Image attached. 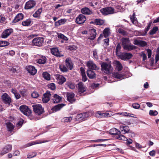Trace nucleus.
Listing matches in <instances>:
<instances>
[{
  "mask_svg": "<svg viewBox=\"0 0 159 159\" xmlns=\"http://www.w3.org/2000/svg\"><path fill=\"white\" fill-rule=\"evenodd\" d=\"M93 23L95 24L98 25H102L104 23L103 20L100 19H95L93 21Z\"/></svg>",
  "mask_w": 159,
  "mask_h": 159,
  "instance_id": "58836bf2",
  "label": "nucleus"
},
{
  "mask_svg": "<svg viewBox=\"0 0 159 159\" xmlns=\"http://www.w3.org/2000/svg\"><path fill=\"white\" fill-rule=\"evenodd\" d=\"M65 62L66 65L68 68H69L70 70H71L73 68L72 63L69 58L66 59Z\"/></svg>",
  "mask_w": 159,
  "mask_h": 159,
  "instance_id": "c85d7f7f",
  "label": "nucleus"
},
{
  "mask_svg": "<svg viewBox=\"0 0 159 159\" xmlns=\"http://www.w3.org/2000/svg\"><path fill=\"white\" fill-rule=\"evenodd\" d=\"M125 141H126V144H131L133 142L132 140L130 138H129L127 139H126V140Z\"/></svg>",
  "mask_w": 159,
  "mask_h": 159,
  "instance_id": "774afa93",
  "label": "nucleus"
},
{
  "mask_svg": "<svg viewBox=\"0 0 159 159\" xmlns=\"http://www.w3.org/2000/svg\"><path fill=\"white\" fill-rule=\"evenodd\" d=\"M86 20V18L84 15L80 14L76 19L75 22L76 23L82 24L84 23Z\"/></svg>",
  "mask_w": 159,
  "mask_h": 159,
  "instance_id": "9b49d317",
  "label": "nucleus"
},
{
  "mask_svg": "<svg viewBox=\"0 0 159 159\" xmlns=\"http://www.w3.org/2000/svg\"><path fill=\"white\" fill-rule=\"evenodd\" d=\"M110 29L109 28H106L104 30L103 34L105 38L108 37L110 35Z\"/></svg>",
  "mask_w": 159,
  "mask_h": 159,
  "instance_id": "4c0bfd02",
  "label": "nucleus"
},
{
  "mask_svg": "<svg viewBox=\"0 0 159 159\" xmlns=\"http://www.w3.org/2000/svg\"><path fill=\"white\" fill-rule=\"evenodd\" d=\"M57 37L61 39L65 40L67 41L68 40L67 37L61 34L58 33Z\"/></svg>",
  "mask_w": 159,
  "mask_h": 159,
  "instance_id": "3c124183",
  "label": "nucleus"
},
{
  "mask_svg": "<svg viewBox=\"0 0 159 159\" xmlns=\"http://www.w3.org/2000/svg\"><path fill=\"white\" fill-rule=\"evenodd\" d=\"M2 98L4 102L9 105L11 102V99L10 96L6 93L3 94L2 96Z\"/></svg>",
  "mask_w": 159,
  "mask_h": 159,
  "instance_id": "9d476101",
  "label": "nucleus"
},
{
  "mask_svg": "<svg viewBox=\"0 0 159 159\" xmlns=\"http://www.w3.org/2000/svg\"><path fill=\"white\" fill-rule=\"evenodd\" d=\"M67 21L65 19H61L55 23V25L56 26H58L65 24Z\"/></svg>",
  "mask_w": 159,
  "mask_h": 159,
  "instance_id": "bb28decb",
  "label": "nucleus"
},
{
  "mask_svg": "<svg viewBox=\"0 0 159 159\" xmlns=\"http://www.w3.org/2000/svg\"><path fill=\"white\" fill-rule=\"evenodd\" d=\"M43 38L41 37H38L34 39L32 41V43L33 45L37 46H41L43 42Z\"/></svg>",
  "mask_w": 159,
  "mask_h": 159,
  "instance_id": "39448f33",
  "label": "nucleus"
},
{
  "mask_svg": "<svg viewBox=\"0 0 159 159\" xmlns=\"http://www.w3.org/2000/svg\"><path fill=\"white\" fill-rule=\"evenodd\" d=\"M12 32L13 30L12 29H7L3 32L1 35V37L2 38H7L10 35Z\"/></svg>",
  "mask_w": 159,
  "mask_h": 159,
  "instance_id": "2eb2a0df",
  "label": "nucleus"
},
{
  "mask_svg": "<svg viewBox=\"0 0 159 159\" xmlns=\"http://www.w3.org/2000/svg\"><path fill=\"white\" fill-rule=\"evenodd\" d=\"M48 87L52 90H54L56 89V86L54 83H52L48 85Z\"/></svg>",
  "mask_w": 159,
  "mask_h": 159,
  "instance_id": "bf43d9fd",
  "label": "nucleus"
},
{
  "mask_svg": "<svg viewBox=\"0 0 159 159\" xmlns=\"http://www.w3.org/2000/svg\"><path fill=\"white\" fill-rule=\"evenodd\" d=\"M118 56L123 60H126L131 58L133 56L132 54L129 53L123 52L118 55Z\"/></svg>",
  "mask_w": 159,
  "mask_h": 159,
  "instance_id": "1a4fd4ad",
  "label": "nucleus"
},
{
  "mask_svg": "<svg viewBox=\"0 0 159 159\" xmlns=\"http://www.w3.org/2000/svg\"><path fill=\"white\" fill-rule=\"evenodd\" d=\"M87 74L89 77L91 79L94 78L96 76V74L93 71L90 70H88Z\"/></svg>",
  "mask_w": 159,
  "mask_h": 159,
  "instance_id": "a878e982",
  "label": "nucleus"
},
{
  "mask_svg": "<svg viewBox=\"0 0 159 159\" xmlns=\"http://www.w3.org/2000/svg\"><path fill=\"white\" fill-rule=\"evenodd\" d=\"M75 47L74 45H70V46H67L66 47V48L67 49L70 50H72L75 49Z\"/></svg>",
  "mask_w": 159,
  "mask_h": 159,
  "instance_id": "052dcab7",
  "label": "nucleus"
},
{
  "mask_svg": "<svg viewBox=\"0 0 159 159\" xmlns=\"http://www.w3.org/2000/svg\"><path fill=\"white\" fill-rule=\"evenodd\" d=\"M134 44L135 45H139L142 46H144L146 45V43L145 42L137 40H134Z\"/></svg>",
  "mask_w": 159,
  "mask_h": 159,
  "instance_id": "cd10ccee",
  "label": "nucleus"
},
{
  "mask_svg": "<svg viewBox=\"0 0 159 159\" xmlns=\"http://www.w3.org/2000/svg\"><path fill=\"white\" fill-rule=\"evenodd\" d=\"M100 11L103 15H107L115 13L114 9L111 7H107L101 9Z\"/></svg>",
  "mask_w": 159,
  "mask_h": 159,
  "instance_id": "20e7f679",
  "label": "nucleus"
},
{
  "mask_svg": "<svg viewBox=\"0 0 159 159\" xmlns=\"http://www.w3.org/2000/svg\"><path fill=\"white\" fill-rule=\"evenodd\" d=\"M117 139L123 141H125L126 139V138L125 137L124 135L122 134H120L118 135L117 137H116Z\"/></svg>",
  "mask_w": 159,
  "mask_h": 159,
  "instance_id": "864d4df0",
  "label": "nucleus"
},
{
  "mask_svg": "<svg viewBox=\"0 0 159 159\" xmlns=\"http://www.w3.org/2000/svg\"><path fill=\"white\" fill-rule=\"evenodd\" d=\"M52 99L54 103H58L61 101V98L57 94H55Z\"/></svg>",
  "mask_w": 159,
  "mask_h": 159,
  "instance_id": "393cba45",
  "label": "nucleus"
},
{
  "mask_svg": "<svg viewBox=\"0 0 159 159\" xmlns=\"http://www.w3.org/2000/svg\"><path fill=\"white\" fill-rule=\"evenodd\" d=\"M7 130L9 131H11L14 128V125L11 122H7L6 123Z\"/></svg>",
  "mask_w": 159,
  "mask_h": 159,
  "instance_id": "f704fd0d",
  "label": "nucleus"
},
{
  "mask_svg": "<svg viewBox=\"0 0 159 159\" xmlns=\"http://www.w3.org/2000/svg\"><path fill=\"white\" fill-rule=\"evenodd\" d=\"M135 13H134L132 16H130V19L132 23L134 24V22L136 20V18L135 16Z\"/></svg>",
  "mask_w": 159,
  "mask_h": 159,
  "instance_id": "4d7b16f0",
  "label": "nucleus"
},
{
  "mask_svg": "<svg viewBox=\"0 0 159 159\" xmlns=\"http://www.w3.org/2000/svg\"><path fill=\"white\" fill-rule=\"evenodd\" d=\"M72 120V118L70 117H64L61 120V121L63 122H70Z\"/></svg>",
  "mask_w": 159,
  "mask_h": 159,
  "instance_id": "37998d69",
  "label": "nucleus"
},
{
  "mask_svg": "<svg viewBox=\"0 0 159 159\" xmlns=\"http://www.w3.org/2000/svg\"><path fill=\"white\" fill-rule=\"evenodd\" d=\"M56 78L57 80V83L60 84H62L66 81V79L64 76L59 74L56 75Z\"/></svg>",
  "mask_w": 159,
  "mask_h": 159,
  "instance_id": "dca6fc26",
  "label": "nucleus"
},
{
  "mask_svg": "<svg viewBox=\"0 0 159 159\" xmlns=\"http://www.w3.org/2000/svg\"><path fill=\"white\" fill-rule=\"evenodd\" d=\"M64 106V105L63 104H59L54 106L52 109L53 111H56L59 110Z\"/></svg>",
  "mask_w": 159,
  "mask_h": 159,
  "instance_id": "72a5a7b5",
  "label": "nucleus"
},
{
  "mask_svg": "<svg viewBox=\"0 0 159 159\" xmlns=\"http://www.w3.org/2000/svg\"><path fill=\"white\" fill-rule=\"evenodd\" d=\"M132 106L134 108L138 109L139 108L140 105L138 103H134L133 104Z\"/></svg>",
  "mask_w": 159,
  "mask_h": 159,
  "instance_id": "e2e57ef3",
  "label": "nucleus"
},
{
  "mask_svg": "<svg viewBox=\"0 0 159 159\" xmlns=\"http://www.w3.org/2000/svg\"><path fill=\"white\" fill-rule=\"evenodd\" d=\"M37 154L35 152H33L31 154H29L27 155V158H30L36 156Z\"/></svg>",
  "mask_w": 159,
  "mask_h": 159,
  "instance_id": "680f3d73",
  "label": "nucleus"
},
{
  "mask_svg": "<svg viewBox=\"0 0 159 159\" xmlns=\"http://www.w3.org/2000/svg\"><path fill=\"white\" fill-rule=\"evenodd\" d=\"M26 70L31 75H34L37 72V70L34 67L29 66L26 67Z\"/></svg>",
  "mask_w": 159,
  "mask_h": 159,
  "instance_id": "6ab92c4d",
  "label": "nucleus"
},
{
  "mask_svg": "<svg viewBox=\"0 0 159 159\" xmlns=\"http://www.w3.org/2000/svg\"><path fill=\"white\" fill-rule=\"evenodd\" d=\"M48 34L51 37L56 38L58 35V33L56 31H47Z\"/></svg>",
  "mask_w": 159,
  "mask_h": 159,
  "instance_id": "ea45409f",
  "label": "nucleus"
},
{
  "mask_svg": "<svg viewBox=\"0 0 159 159\" xmlns=\"http://www.w3.org/2000/svg\"><path fill=\"white\" fill-rule=\"evenodd\" d=\"M51 94L49 91H47L43 95L42 101L43 103H46L49 100Z\"/></svg>",
  "mask_w": 159,
  "mask_h": 159,
  "instance_id": "f3484780",
  "label": "nucleus"
},
{
  "mask_svg": "<svg viewBox=\"0 0 159 159\" xmlns=\"http://www.w3.org/2000/svg\"><path fill=\"white\" fill-rule=\"evenodd\" d=\"M51 52L53 55L61 57L63 56V55L61 54L58 49L57 48H53L51 50Z\"/></svg>",
  "mask_w": 159,
  "mask_h": 159,
  "instance_id": "412c9836",
  "label": "nucleus"
},
{
  "mask_svg": "<svg viewBox=\"0 0 159 159\" xmlns=\"http://www.w3.org/2000/svg\"><path fill=\"white\" fill-rule=\"evenodd\" d=\"M113 115L111 111L109 112H104L102 111H98L96 113V117L99 118L110 117Z\"/></svg>",
  "mask_w": 159,
  "mask_h": 159,
  "instance_id": "7ed1b4c3",
  "label": "nucleus"
},
{
  "mask_svg": "<svg viewBox=\"0 0 159 159\" xmlns=\"http://www.w3.org/2000/svg\"><path fill=\"white\" fill-rule=\"evenodd\" d=\"M36 4L34 1L30 0L27 2L25 5V9H30L34 7Z\"/></svg>",
  "mask_w": 159,
  "mask_h": 159,
  "instance_id": "f8f14e48",
  "label": "nucleus"
},
{
  "mask_svg": "<svg viewBox=\"0 0 159 159\" xmlns=\"http://www.w3.org/2000/svg\"><path fill=\"white\" fill-rule=\"evenodd\" d=\"M158 112L156 111L151 110L149 111V114L151 116H155L158 114Z\"/></svg>",
  "mask_w": 159,
  "mask_h": 159,
  "instance_id": "5fc2aeb1",
  "label": "nucleus"
},
{
  "mask_svg": "<svg viewBox=\"0 0 159 159\" xmlns=\"http://www.w3.org/2000/svg\"><path fill=\"white\" fill-rule=\"evenodd\" d=\"M39 94L36 91L33 92L32 94V97L34 98H37L39 96Z\"/></svg>",
  "mask_w": 159,
  "mask_h": 159,
  "instance_id": "13d9d810",
  "label": "nucleus"
},
{
  "mask_svg": "<svg viewBox=\"0 0 159 159\" xmlns=\"http://www.w3.org/2000/svg\"><path fill=\"white\" fill-rule=\"evenodd\" d=\"M32 106L34 112L38 115H40L44 112L43 108L40 104H36Z\"/></svg>",
  "mask_w": 159,
  "mask_h": 159,
  "instance_id": "f03ea898",
  "label": "nucleus"
},
{
  "mask_svg": "<svg viewBox=\"0 0 159 159\" xmlns=\"http://www.w3.org/2000/svg\"><path fill=\"white\" fill-rule=\"evenodd\" d=\"M59 67L61 70L62 71L65 72L67 71V68L63 65H60Z\"/></svg>",
  "mask_w": 159,
  "mask_h": 159,
  "instance_id": "603ef678",
  "label": "nucleus"
},
{
  "mask_svg": "<svg viewBox=\"0 0 159 159\" xmlns=\"http://www.w3.org/2000/svg\"><path fill=\"white\" fill-rule=\"evenodd\" d=\"M75 94L73 93H67L66 94L67 100L71 103H73L75 101Z\"/></svg>",
  "mask_w": 159,
  "mask_h": 159,
  "instance_id": "4468645a",
  "label": "nucleus"
},
{
  "mask_svg": "<svg viewBox=\"0 0 159 159\" xmlns=\"http://www.w3.org/2000/svg\"><path fill=\"white\" fill-rule=\"evenodd\" d=\"M113 77L119 79H124L123 75L119 74L118 73H115L113 74Z\"/></svg>",
  "mask_w": 159,
  "mask_h": 159,
  "instance_id": "a18cd8bd",
  "label": "nucleus"
},
{
  "mask_svg": "<svg viewBox=\"0 0 159 159\" xmlns=\"http://www.w3.org/2000/svg\"><path fill=\"white\" fill-rule=\"evenodd\" d=\"M20 110L25 115L29 116L31 113V110L28 108L27 106L22 105L20 107Z\"/></svg>",
  "mask_w": 159,
  "mask_h": 159,
  "instance_id": "423d86ee",
  "label": "nucleus"
},
{
  "mask_svg": "<svg viewBox=\"0 0 159 159\" xmlns=\"http://www.w3.org/2000/svg\"><path fill=\"white\" fill-rule=\"evenodd\" d=\"M121 48V47L120 46V44H118L117 46L116 50V54L117 55V56H118V55H119V52Z\"/></svg>",
  "mask_w": 159,
  "mask_h": 159,
  "instance_id": "8fccbe9b",
  "label": "nucleus"
},
{
  "mask_svg": "<svg viewBox=\"0 0 159 159\" xmlns=\"http://www.w3.org/2000/svg\"><path fill=\"white\" fill-rule=\"evenodd\" d=\"M44 143V142H39V141H37L33 142H32L31 143H30L28 144L27 145H28V146H30L33 145L39 144V143Z\"/></svg>",
  "mask_w": 159,
  "mask_h": 159,
  "instance_id": "6e6d98bb",
  "label": "nucleus"
},
{
  "mask_svg": "<svg viewBox=\"0 0 159 159\" xmlns=\"http://www.w3.org/2000/svg\"><path fill=\"white\" fill-rule=\"evenodd\" d=\"M87 65L89 70H97L99 68V67L97 66L93 61H89L87 62Z\"/></svg>",
  "mask_w": 159,
  "mask_h": 159,
  "instance_id": "6e6552de",
  "label": "nucleus"
},
{
  "mask_svg": "<svg viewBox=\"0 0 159 159\" xmlns=\"http://www.w3.org/2000/svg\"><path fill=\"white\" fill-rule=\"evenodd\" d=\"M12 148L11 145H7L4 147L0 153V155L2 156L11 151Z\"/></svg>",
  "mask_w": 159,
  "mask_h": 159,
  "instance_id": "ddd939ff",
  "label": "nucleus"
},
{
  "mask_svg": "<svg viewBox=\"0 0 159 159\" xmlns=\"http://www.w3.org/2000/svg\"><path fill=\"white\" fill-rule=\"evenodd\" d=\"M109 133L111 135H116L120 134V131H118L117 129L113 128L109 130Z\"/></svg>",
  "mask_w": 159,
  "mask_h": 159,
  "instance_id": "7c9ffc66",
  "label": "nucleus"
},
{
  "mask_svg": "<svg viewBox=\"0 0 159 159\" xmlns=\"http://www.w3.org/2000/svg\"><path fill=\"white\" fill-rule=\"evenodd\" d=\"M66 85L68 87L71 89H74L75 87V84L70 82H67L66 83Z\"/></svg>",
  "mask_w": 159,
  "mask_h": 159,
  "instance_id": "09e8293b",
  "label": "nucleus"
},
{
  "mask_svg": "<svg viewBox=\"0 0 159 159\" xmlns=\"http://www.w3.org/2000/svg\"><path fill=\"white\" fill-rule=\"evenodd\" d=\"M21 57L26 59L28 57V55L26 53H22L21 55Z\"/></svg>",
  "mask_w": 159,
  "mask_h": 159,
  "instance_id": "69168bd1",
  "label": "nucleus"
},
{
  "mask_svg": "<svg viewBox=\"0 0 159 159\" xmlns=\"http://www.w3.org/2000/svg\"><path fill=\"white\" fill-rule=\"evenodd\" d=\"M158 30V27L157 26H155L150 31L149 34L151 35L154 34L156 33Z\"/></svg>",
  "mask_w": 159,
  "mask_h": 159,
  "instance_id": "49530a36",
  "label": "nucleus"
},
{
  "mask_svg": "<svg viewBox=\"0 0 159 159\" xmlns=\"http://www.w3.org/2000/svg\"><path fill=\"white\" fill-rule=\"evenodd\" d=\"M101 67L102 70L107 74L111 73L112 71L113 68L110 64L103 62L102 64Z\"/></svg>",
  "mask_w": 159,
  "mask_h": 159,
  "instance_id": "f257e3e1",
  "label": "nucleus"
},
{
  "mask_svg": "<svg viewBox=\"0 0 159 159\" xmlns=\"http://www.w3.org/2000/svg\"><path fill=\"white\" fill-rule=\"evenodd\" d=\"M9 43L7 41H0V47H5L8 45Z\"/></svg>",
  "mask_w": 159,
  "mask_h": 159,
  "instance_id": "de8ad7c7",
  "label": "nucleus"
},
{
  "mask_svg": "<svg viewBox=\"0 0 159 159\" xmlns=\"http://www.w3.org/2000/svg\"><path fill=\"white\" fill-rule=\"evenodd\" d=\"M90 116L87 112L83 113L78 114L76 116L75 119L77 121H82Z\"/></svg>",
  "mask_w": 159,
  "mask_h": 159,
  "instance_id": "0eeeda50",
  "label": "nucleus"
},
{
  "mask_svg": "<svg viewBox=\"0 0 159 159\" xmlns=\"http://www.w3.org/2000/svg\"><path fill=\"white\" fill-rule=\"evenodd\" d=\"M32 21L30 19H28L22 22V25L23 26H29L30 25Z\"/></svg>",
  "mask_w": 159,
  "mask_h": 159,
  "instance_id": "c9c22d12",
  "label": "nucleus"
},
{
  "mask_svg": "<svg viewBox=\"0 0 159 159\" xmlns=\"http://www.w3.org/2000/svg\"><path fill=\"white\" fill-rule=\"evenodd\" d=\"M81 11L83 14L87 15H90L93 13L92 10L88 7H84L82 8Z\"/></svg>",
  "mask_w": 159,
  "mask_h": 159,
  "instance_id": "4be33fe9",
  "label": "nucleus"
},
{
  "mask_svg": "<svg viewBox=\"0 0 159 159\" xmlns=\"http://www.w3.org/2000/svg\"><path fill=\"white\" fill-rule=\"evenodd\" d=\"M77 88L78 92L80 93L84 92L86 90L85 86L82 82H79L77 84Z\"/></svg>",
  "mask_w": 159,
  "mask_h": 159,
  "instance_id": "a211bd4d",
  "label": "nucleus"
},
{
  "mask_svg": "<svg viewBox=\"0 0 159 159\" xmlns=\"http://www.w3.org/2000/svg\"><path fill=\"white\" fill-rule=\"evenodd\" d=\"M96 30L94 29H92L90 30V36L89 39L91 40L94 39L96 35Z\"/></svg>",
  "mask_w": 159,
  "mask_h": 159,
  "instance_id": "c756f323",
  "label": "nucleus"
},
{
  "mask_svg": "<svg viewBox=\"0 0 159 159\" xmlns=\"http://www.w3.org/2000/svg\"><path fill=\"white\" fill-rule=\"evenodd\" d=\"M152 24L151 22H150L148 23V26L147 27V28H146L145 30V31L146 32V33H147V32L149 30V29L150 28V27L151 26Z\"/></svg>",
  "mask_w": 159,
  "mask_h": 159,
  "instance_id": "338daca9",
  "label": "nucleus"
},
{
  "mask_svg": "<svg viewBox=\"0 0 159 159\" xmlns=\"http://www.w3.org/2000/svg\"><path fill=\"white\" fill-rule=\"evenodd\" d=\"M120 129L123 134H125L129 132V129L128 126H120Z\"/></svg>",
  "mask_w": 159,
  "mask_h": 159,
  "instance_id": "2f4dec72",
  "label": "nucleus"
},
{
  "mask_svg": "<svg viewBox=\"0 0 159 159\" xmlns=\"http://www.w3.org/2000/svg\"><path fill=\"white\" fill-rule=\"evenodd\" d=\"M116 69L118 71H121L123 67L120 62L118 61H116Z\"/></svg>",
  "mask_w": 159,
  "mask_h": 159,
  "instance_id": "79ce46f5",
  "label": "nucleus"
},
{
  "mask_svg": "<svg viewBox=\"0 0 159 159\" xmlns=\"http://www.w3.org/2000/svg\"><path fill=\"white\" fill-rule=\"evenodd\" d=\"M123 48L125 50L130 51L133 49H135L136 48V46L132 45L130 44L124 46Z\"/></svg>",
  "mask_w": 159,
  "mask_h": 159,
  "instance_id": "b1692460",
  "label": "nucleus"
},
{
  "mask_svg": "<svg viewBox=\"0 0 159 159\" xmlns=\"http://www.w3.org/2000/svg\"><path fill=\"white\" fill-rule=\"evenodd\" d=\"M42 12L41 8L38 9L35 13L33 14V16L35 18L39 17L40 16V14Z\"/></svg>",
  "mask_w": 159,
  "mask_h": 159,
  "instance_id": "e433bc0d",
  "label": "nucleus"
},
{
  "mask_svg": "<svg viewBox=\"0 0 159 159\" xmlns=\"http://www.w3.org/2000/svg\"><path fill=\"white\" fill-rule=\"evenodd\" d=\"M116 28V31L119 33L124 36L126 35H127V32L122 29L120 26H117Z\"/></svg>",
  "mask_w": 159,
  "mask_h": 159,
  "instance_id": "5701e85b",
  "label": "nucleus"
},
{
  "mask_svg": "<svg viewBox=\"0 0 159 159\" xmlns=\"http://www.w3.org/2000/svg\"><path fill=\"white\" fill-rule=\"evenodd\" d=\"M93 56L94 58L96 59H98V56L97 55V52L96 50L95 49L93 51Z\"/></svg>",
  "mask_w": 159,
  "mask_h": 159,
  "instance_id": "0e129e2a",
  "label": "nucleus"
},
{
  "mask_svg": "<svg viewBox=\"0 0 159 159\" xmlns=\"http://www.w3.org/2000/svg\"><path fill=\"white\" fill-rule=\"evenodd\" d=\"M24 18V15L21 13L18 14L16 16L15 18L12 21V22L13 23H16L20 20H22Z\"/></svg>",
  "mask_w": 159,
  "mask_h": 159,
  "instance_id": "aec40b11",
  "label": "nucleus"
},
{
  "mask_svg": "<svg viewBox=\"0 0 159 159\" xmlns=\"http://www.w3.org/2000/svg\"><path fill=\"white\" fill-rule=\"evenodd\" d=\"M121 41L122 42L123 47L124 46L128 44L129 42V39L128 38H123L121 39Z\"/></svg>",
  "mask_w": 159,
  "mask_h": 159,
  "instance_id": "a19ab883",
  "label": "nucleus"
},
{
  "mask_svg": "<svg viewBox=\"0 0 159 159\" xmlns=\"http://www.w3.org/2000/svg\"><path fill=\"white\" fill-rule=\"evenodd\" d=\"M43 76L45 79L49 80L50 79V75L47 72H44L43 73Z\"/></svg>",
  "mask_w": 159,
  "mask_h": 159,
  "instance_id": "c03bdc74",
  "label": "nucleus"
},
{
  "mask_svg": "<svg viewBox=\"0 0 159 159\" xmlns=\"http://www.w3.org/2000/svg\"><path fill=\"white\" fill-rule=\"evenodd\" d=\"M46 59L45 57L42 56L37 60V62L39 64H44L46 63Z\"/></svg>",
  "mask_w": 159,
  "mask_h": 159,
  "instance_id": "473e14b6",
  "label": "nucleus"
}]
</instances>
